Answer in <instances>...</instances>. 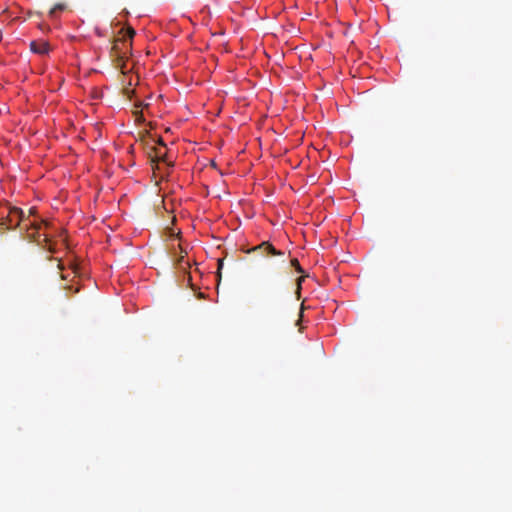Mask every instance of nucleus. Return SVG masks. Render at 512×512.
<instances>
[{
	"label": "nucleus",
	"instance_id": "obj_1",
	"mask_svg": "<svg viewBox=\"0 0 512 512\" xmlns=\"http://www.w3.org/2000/svg\"><path fill=\"white\" fill-rule=\"evenodd\" d=\"M119 33L122 34V36L114 39L110 50V57L115 67L125 74L128 71L126 60L128 59V54L132 47V39L135 35V30L131 27L126 29L122 28Z\"/></svg>",
	"mask_w": 512,
	"mask_h": 512
},
{
	"label": "nucleus",
	"instance_id": "obj_2",
	"mask_svg": "<svg viewBox=\"0 0 512 512\" xmlns=\"http://www.w3.org/2000/svg\"><path fill=\"white\" fill-rule=\"evenodd\" d=\"M28 221L22 209L11 207L8 204L0 205V225L6 229H14L21 223Z\"/></svg>",
	"mask_w": 512,
	"mask_h": 512
},
{
	"label": "nucleus",
	"instance_id": "obj_3",
	"mask_svg": "<svg viewBox=\"0 0 512 512\" xmlns=\"http://www.w3.org/2000/svg\"><path fill=\"white\" fill-rule=\"evenodd\" d=\"M251 251H259L264 256H283L284 252L277 250L271 243L264 241L261 244L253 247Z\"/></svg>",
	"mask_w": 512,
	"mask_h": 512
},
{
	"label": "nucleus",
	"instance_id": "obj_4",
	"mask_svg": "<svg viewBox=\"0 0 512 512\" xmlns=\"http://www.w3.org/2000/svg\"><path fill=\"white\" fill-rule=\"evenodd\" d=\"M151 162L154 164L156 163V168L158 169V163L159 162H167L166 159V152L162 150V148H152V152L149 153Z\"/></svg>",
	"mask_w": 512,
	"mask_h": 512
},
{
	"label": "nucleus",
	"instance_id": "obj_5",
	"mask_svg": "<svg viewBox=\"0 0 512 512\" xmlns=\"http://www.w3.org/2000/svg\"><path fill=\"white\" fill-rule=\"evenodd\" d=\"M30 49L34 53L44 55L49 52L50 46L46 41H32L30 43Z\"/></svg>",
	"mask_w": 512,
	"mask_h": 512
},
{
	"label": "nucleus",
	"instance_id": "obj_6",
	"mask_svg": "<svg viewBox=\"0 0 512 512\" xmlns=\"http://www.w3.org/2000/svg\"><path fill=\"white\" fill-rule=\"evenodd\" d=\"M66 9V5L63 3L55 4L49 11L50 17H55L57 11H64Z\"/></svg>",
	"mask_w": 512,
	"mask_h": 512
},
{
	"label": "nucleus",
	"instance_id": "obj_7",
	"mask_svg": "<svg viewBox=\"0 0 512 512\" xmlns=\"http://www.w3.org/2000/svg\"><path fill=\"white\" fill-rule=\"evenodd\" d=\"M291 266H293L298 273H303L304 272L302 267L299 264L298 259H296V258L291 259Z\"/></svg>",
	"mask_w": 512,
	"mask_h": 512
},
{
	"label": "nucleus",
	"instance_id": "obj_8",
	"mask_svg": "<svg viewBox=\"0 0 512 512\" xmlns=\"http://www.w3.org/2000/svg\"><path fill=\"white\" fill-rule=\"evenodd\" d=\"M304 279H305V276H300V277L297 279V291H296V293H297L298 297L300 296L301 284H302V282L304 281Z\"/></svg>",
	"mask_w": 512,
	"mask_h": 512
},
{
	"label": "nucleus",
	"instance_id": "obj_9",
	"mask_svg": "<svg viewBox=\"0 0 512 512\" xmlns=\"http://www.w3.org/2000/svg\"><path fill=\"white\" fill-rule=\"evenodd\" d=\"M25 225H26L27 227H28V226H30V227H32V228H33V229H35V230H38V229H40V227H41V224H40V223H37V222H31V221H29V223H28V224H25Z\"/></svg>",
	"mask_w": 512,
	"mask_h": 512
},
{
	"label": "nucleus",
	"instance_id": "obj_10",
	"mask_svg": "<svg viewBox=\"0 0 512 512\" xmlns=\"http://www.w3.org/2000/svg\"><path fill=\"white\" fill-rule=\"evenodd\" d=\"M156 143L159 145V146H155L154 148H162V150H165L166 148V145L165 143L163 142L162 138H158Z\"/></svg>",
	"mask_w": 512,
	"mask_h": 512
},
{
	"label": "nucleus",
	"instance_id": "obj_11",
	"mask_svg": "<svg viewBox=\"0 0 512 512\" xmlns=\"http://www.w3.org/2000/svg\"><path fill=\"white\" fill-rule=\"evenodd\" d=\"M222 266H223V261L219 260L218 261V270L222 269Z\"/></svg>",
	"mask_w": 512,
	"mask_h": 512
},
{
	"label": "nucleus",
	"instance_id": "obj_12",
	"mask_svg": "<svg viewBox=\"0 0 512 512\" xmlns=\"http://www.w3.org/2000/svg\"><path fill=\"white\" fill-rule=\"evenodd\" d=\"M35 209L34 208H30L29 209V215H32L34 213Z\"/></svg>",
	"mask_w": 512,
	"mask_h": 512
}]
</instances>
